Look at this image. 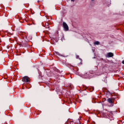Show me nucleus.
I'll list each match as a JSON object with an SVG mask.
<instances>
[{"label": "nucleus", "mask_w": 124, "mask_h": 124, "mask_svg": "<svg viewBox=\"0 0 124 124\" xmlns=\"http://www.w3.org/2000/svg\"><path fill=\"white\" fill-rule=\"evenodd\" d=\"M106 57L107 58H112V57H114V54L111 52H108L107 54Z\"/></svg>", "instance_id": "nucleus-3"}, {"label": "nucleus", "mask_w": 124, "mask_h": 124, "mask_svg": "<svg viewBox=\"0 0 124 124\" xmlns=\"http://www.w3.org/2000/svg\"><path fill=\"white\" fill-rule=\"evenodd\" d=\"M77 59H78L79 58V56H77Z\"/></svg>", "instance_id": "nucleus-11"}, {"label": "nucleus", "mask_w": 124, "mask_h": 124, "mask_svg": "<svg viewBox=\"0 0 124 124\" xmlns=\"http://www.w3.org/2000/svg\"><path fill=\"white\" fill-rule=\"evenodd\" d=\"M104 1L108 5H110V4H111V0H104Z\"/></svg>", "instance_id": "nucleus-4"}, {"label": "nucleus", "mask_w": 124, "mask_h": 124, "mask_svg": "<svg viewBox=\"0 0 124 124\" xmlns=\"http://www.w3.org/2000/svg\"><path fill=\"white\" fill-rule=\"evenodd\" d=\"M56 53L57 54V55H60V53L59 52H56Z\"/></svg>", "instance_id": "nucleus-8"}, {"label": "nucleus", "mask_w": 124, "mask_h": 124, "mask_svg": "<svg viewBox=\"0 0 124 124\" xmlns=\"http://www.w3.org/2000/svg\"><path fill=\"white\" fill-rule=\"evenodd\" d=\"M62 26H63V27L64 28V31H68L69 30V28H68V25H67L66 23H65V22H63L62 23Z\"/></svg>", "instance_id": "nucleus-1"}, {"label": "nucleus", "mask_w": 124, "mask_h": 124, "mask_svg": "<svg viewBox=\"0 0 124 124\" xmlns=\"http://www.w3.org/2000/svg\"><path fill=\"white\" fill-rule=\"evenodd\" d=\"M64 39V38L62 37V41Z\"/></svg>", "instance_id": "nucleus-9"}, {"label": "nucleus", "mask_w": 124, "mask_h": 124, "mask_svg": "<svg viewBox=\"0 0 124 124\" xmlns=\"http://www.w3.org/2000/svg\"><path fill=\"white\" fill-rule=\"evenodd\" d=\"M22 81L25 82V83H28V82H30V78L27 76L23 77L22 78Z\"/></svg>", "instance_id": "nucleus-2"}, {"label": "nucleus", "mask_w": 124, "mask_h": 124, "mask_svg": "<svg viewBox=\"0 0 124 124\" xmlns=\"http://www.w3.org/2000/svg\"><path fill=\"white\" fill-rule=\"evenodd\" d=\"M91 1H94V0H91Z\"/></svg>", "instance_id": "nucleus-12"}, {"label": "nucleus", "mask_w": 124, "mask_h": 124, "mask_svg": "<svg viewBox=\"0 0 124 124\" xmlns=\"http://www.w3.org/2000/svg\"><path fill=\"white\" fill-rule=\"evenodd\" d=\"M108 102L109 103H110V104L113 103V101H112V99H111V98H108Z\"/></svg>", "instance_id": "nucleus-5"}, {"label": "nucleus", "mask_w": 124, "mask_h": 124, "mask_svg": "<svg viewBox=\"0 0 124 124\" xmlns=\"http://www.w3.org/2000/svg\"><path fill=\"white\" fill-rule=\"evenodd\" d=\"M94 45H99V42L96 41L94 43Z\"/></svg>", "instance_id": "nucleus-7"}, {"label": "nucleus", "mask_w": 124, "mask_h": 124, "mask_svg": "<svg viewBox=\"0 0 124 124\" xmlns=\"http://www.w3.org/2000/svg\"><path fill=\"white\" fill-rule=\"evenodd\" d=\"M122 63H123V64H124V60L123 61H122Z\"/></svg>", "instance_id": "nucleus-10"}, {"label": "nucleus", "mask_w": 124, "mask_h": 124, "mask_svg": "<svg viewBox=\"0 0 124 124\" xmlns=\"http://www.w3.org/2000/svg\"><path fill=\"white\" fill-rule=\"evenodd\" d=\"M75 0H71L72 1H74Z\"/></svg>", "instance_id": "nucleus-13"}, {"label": "nucleus", "mask_w": 124, "mask_h": 124, "mask_svg": "<svg viewBox=\"0 0 124 124\" xmlns=\"http://www.w3.org/2000/svg\"><path fill=\"white\" fill-rule=\"evenodd\" d=\"M108 115H109V116H110V117H112V116H113V113L111 111H108L107 112Z\"/></svg>", "instance_id": "nucleus-6"}]
</instances>
